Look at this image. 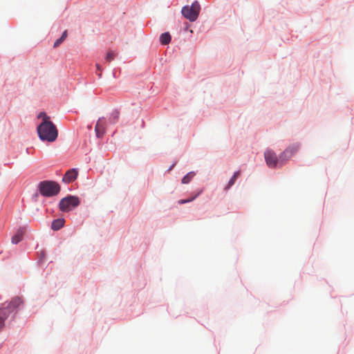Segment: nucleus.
I'll return each mask as SVG.
<instances>
[{"mask_svg":"<svg viewBox=\"0 0 354 354\" xmlns=\"http://www.w3.org/2000/svg\"><path fill=\"white\" fill-rule=\"evenodd\" d=\"M81 204V199L77 195L67 194L62 198L57 207L62 213H68L75 210Z\"/></svg>","mask_w":354,"mask_h":354,"instance_id":"20e7f679","label":"nucleus"},{"mask_svg":"<svg viewBox=\"0 0 354 354\" xmlns=\"http://www.w3.org/2000/svg\"><path fill=\"white\" fill-rule=\"evenodd\" d=\"M39 195H40V194H39V192H37H37H36V193H35V194L32 195V200L33 201L36 202V201H37V198H38Z\"/></svg>","mask_w":354,"mask_h":354,"instance_id":"4be33fe9","label":"nucleus"},{"mask_svg":"<svg viewBox=\"0 0 354 354\" xmlns=\"http://www.w3.org/2000/svg\"><path fill=\"white\" fill-rule=\"evenodd\" d=\"M238 174H239V170L236 171L230 177V178L228 180V183L224 187L225 191L229 190L234 185L236 179V176Z\"/></svg>","mask_w":354,"mask_h":354,"instance_id":"4468645a","label":"nucleus"},{"mask_svg":"<svg viewBox=\"0 0 354 354\" xmlns=\"http://www.w3.org/2000/svg\"><path fill=\"white\" fill-rule=\"evenodd\" d=\"M25 227H20L11 238V243L14 245L18 244L23 239L25 233Z\"/></svg>","mask_w":354,"mask_h":354,"instance_id":"9b49d317","label":"nucleus"},{"mask_svg":"<svg viewBox=\"0 0 354 354\" xmlns=\"http://www.w3.org/2000/svg\"><path fill=\"white\" fill-rule=\"evenodd\" d=\"M99 77H101V73L98 74Z\"/></svg>","mask_w":354,"mask_h":354,"instance_id":"bb28decb","label":"nucleus"},{"mask_svg":"<svg viewBox=\"0 0 354 354\" xmlns=\"http://www.w3.org/2000/svg\"><path fill=\"white\" fill-rule=\"evenodd\" d=\"M66 220L64 217L53 219L51 222L50 229L54 232L59 231L64 226Z\"/></svg>","mask_w":354,"mask_h":354,"instance_id":"1a4fd4ad","label":"nucleus"},{"mask_svg":"<svg viewBox=\"0 0 354 354\" xmlns=\"http://www.w3.org/2000/svg\"><path fill=\"white\" fill-rule=\"evenodd\" d=\"M178 163V160H174V162L170 165V167L167 169V170L166 171V172H169L170 171H171L173 169V168L176 165V164Z\"/></svg>","mask_w":354,"mask_h":354,"instance_id":"412c9836","label":"nucleus"},{"mask_svg":"<svg viewBox=\"0 0 354 354\" xmlns=\"http://www.w3.org/2000/svg\"><path fill=\"white\" fill-rule=\"evenodd\" d=\"M37 118L41 119V121H51L50 116L45 111H41Z\"/></svg>","mask_w":354,"mask_h":354,"instance_id":"a211bd4d","label":"nucleus"},{"mask_svg":"<svg viewBox=\"0 0 354 354\" xmlns=\"http://www.w3.org/2000/svg\"><path fill=\"white\" fill-rule=\"evenodd\" d=\"M104 117H102V118H100L98 119V121L95 127V136L97 138H102L104 135L105 134V129L104 128V127L102 126H100L99 124V122L101 120H104Z\"/></svg>","mask_w":354,"mask_h":354,"instance_id":"f8f14e48","label":"nucleus"},{"mask_svg":"<svg viewBox=\"0 0 354 354\" xmlns=\"http://www.w3.org/2000/svg\"><path fill=\"white\" fill-rule=\"evenodd\" d=\"M189 27H190V25L187 22L184 23V27H183L184 31H187L189 30Z\"/></svg>","mask_w":354,"mask_h":354,"instance_id":"5701e85b","label":"nucleus"},{"mask_svg":"<svg viewBox=\"0 0 354 354\" xmlns=\"http://www.w3.org/2000/svg\"><path fill=\"white\" fill-rule=\"evenodd\" d=\"M203 192V189H198L195 193L192 194L191 196L187 198H182L178 201V205H184L186 203H191L197 198Z\"/></svg>","mask_w":354,"mask_h":354,"instance_id":"9d476101","label":"nucleus"},{"mask_svg":"<svg viewBox=\"0 0 354 354\" xmlns=\"http://www.w3.org/2000/svg\"><path fill=\"white\" fill-rule=\"evenodd\" d=\"M46 252L41 251L39 258L38 259L37 262L38 266H42L43 263L44 262V261L46 259Z\"/></svg>","mask_w":354,"mask_h":354,"instance_id":"6ab92c4d","label":"nucleus"},{"mask_svg":"<svg viewBox=\"0 0 354 354\" xmlns=\"http://www.w3.org/2000/svg\"><path fill=\"white\" fill-rule=\"evenodd\" d=\"M1 299V297L0 296V299Z\"/></svg>","mask_w":354,"mask_h":354,"instance_id":"cd10ccee","label":"nucleus"},{"mask_svg":"<svg viewBox=\"0 0 354 354\" xmlns=\"http://www.w3.org/2000/svg\"><path fill=\"white\" fill-rule=\"evenodd\" d=\"M79 175V170L77 168H72L65 173L63 176L62 181L65 184H69L73 181H75Z\"/></svg>","mask_w":354,"mask_h":354,"instance_id":"6e6552de","label":"nucleus"},{"mask_svg":"<svg viewBox=\"0 0 354 354\" xmlns=\"http://www.w3.org/2000/svg\"><path fill=\"white\" fill-rule=\"evenodd\" d=\"M95 66H96V69L97 71H99L100 73L102 71V67L101 66V65L100 64L97 63L95 64Z\"/></svg>","mask_w":354,"mask_h":354,"instance_id":"b1692460","label":"nucleus"},{"mask_svg":"<svg viewBox=\"0 0 354 354\" xmlns=\"http://www.w3.org/2000/svg\"><path fill=\"white\" fill-rule=\"evenodd\" d=\"M171 36L169 32L167 31L162 34H160L159 37V41L161 45L165 46L169 44L171 42Z\"/></svg>","mask_w":354,"mask_h":354,"instance_id":"ddd939ff","label":"nucleus"},{"mask_svg":"<svg viewBox=\"0 0 354 354\" xmlns=\"http://www.w3.org/2000/svg\"><path fill=\"white\" fill-rule=\"evenodd\" d=\"M37 191L41 196L52 198L57 196L61 192L60 185L53 180H44L38 183Z\"/></svg>","mask_w":354,"mask_h":354,"instance_id":"7ed1b4c3","label":"nucleus"},{"mask_svg":"<svg viewBox=\"0 0 354 354\" xmlns=\"http://www.w3.org/2000/svg\"><path fill=\"white\" fill-rule=\"evenodd\" d=\"M23 304L24 301L19 296H15L10 301L0 304V332L6 326V321L8 317L12 315V319H15Z\"/></svg>","mask_w":354,"mask_h":354,"instance_id":"f257e3e1","label":"nucleus"},{"mask_svg":"<svg viewBox=\"0 0 354 354\" xmlns=\"http://www.w3.org/2000/svg\"><path fill=\"white\" fill-rule=\"evenodd\" d=\"M201 10V4L197 1H194L191 5H185L181 9L182 16L189 22H195L199 16Z\"/></svg>","mask_w":354,"mask_h":354,"instance_id":"39448f33","label":"nucleus"},{"mask_svg":"<svg viewBox=\"0 0 354 354\" xmlns=\"http://www.w3.org/2000/svg\"><path fill=\"white\" fill-rule=\"evenodd\" d=\"M263 155L266 164L270 169H277L283 166L279 161V156L273 149L267 148Z\"/></svg>","mask_w":354,"mask_h":354,"instance_id":"423d86ee","label":"nucleus"},{"mask_svg":"<svg viewBox=\"0 0 354 354\" xmlns=\"http://www.w3.org/2000/svg\"><path fill=\"white\" fill-rule=\"evenodd\" d=\"M67 30H64L62 35L54 41L53 47L56 48L59 46L65 40V39L67 37Z\"/></svg>","mask_w":354,"mask_h":354,"instance_id":"f3484780","label":"nucleus"},{"mask_svg":"<svg viewBox=\"0 0 354 354\" xmlns=\"http://www.w3.org/2000/svg\"><path fill=\"white\" fill-rule=\"evenodd\" d=\"M37 133L39 140L43 142L52 143L58 137V129L52 121H41L37 126Z\"/></svg>","mask_w":354,"mask_h":354,"instance_id":"f03ea898","label":"nucleus"},{"mask_svg":"<svg viewBox=\"0 0 354 354\" xmlns=\"http://www.w3.org/2000/svg\"><path fill=\"white\" fill-rule=\"evenodd\" d=\"M114 59V54L112 51H108L104 57L106 62H111Z\"/></svg>","mask_w":354,"mask_h":354,"instance_id":"aec40b11","label":"nucleus"},{"mask_svg":"<svg viewBox=\"0 0 354 354\" xmlns=\"http://www.w3.org/2000/svg\"><path fill=\"white\" fill-rule=\"evenodd\" d=\"M120 117V111L118 109H114L111 113L109 116V122L111 124H115L118 120Z\"/></svg>","mask_w":354,"mask_h":354,"instance_id":"2eb2a0df","label":"nucleus"},{"mask_svg":"<svg viewBox=\"0 0 354 354\" xmlns=\"http://www.w3.org/2000/svg\"><path fill=\"white\" fill-rule=\"evenodd\" d=\"M30 149H32V148H27V149H26V152H27L28 153H30Z\"/></svg>","mask_w":354,"mask_h":354,"instance_id":"a878e982","label":"nucleus"},{"mask_svg":"<svg viewBox=\"0 0 354 354\" xmlns=\"http://www.w3.org/2000/svg\"><path fill=\"white\" fill-rule=\"evenodd\" d=\"M195 175H196V172L194 171L188 172L182 178L181 183L182 184L189 183Z\"/></svg>","mask_w":354,"mask_h":354,"instance_id":"dca6fc26","label":"nucleus"},{"mask_svg":"<svg viewBox=\"0 0 354 354\" xmlns=\"http://www.w3.org/2000/svg\"><path fill=\"white\" fill-rule=\"evenodd\" d=\"M145 121H144V120H142L141 127H142V128H144V127H145Z\"/></svg>","mask_w":354,"mask_h":354,"instance_id":"393cba45","label":"nucleus"},{"mask_svg":"<svg viewBox=\"0 0 354 354\" xmlns=\"http://www.w3.org/2000/svg\"><path fill=\"white\" fill-rule=\"evenodd\" d=\"M300 148V144L298 142H295L290 145L287 147L281 153H279V161L281 164L283 165L291 158L297 152L299 151Z\"/></svg>","mask_w":354,"mask_h":354,"instance_id":"0eeeda50","label":"nucleus"}]
</instances>
